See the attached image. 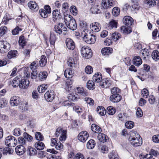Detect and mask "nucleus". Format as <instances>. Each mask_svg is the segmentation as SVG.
Segmentation results:
<instances>
[{
	"mask_svg": "<svg viewBox=\"0 0 159 159\" xmlns=\"http://www.w3.org/2000/svg\"><path fill=\"white\" fill-rule=\"evenodd\" d=\"M128 139L131 144L134 147H138L142 144V139L136 131L132 130L129 133Z\"/></svg>",
	"mask_w": 159,
	"mask_h": 159,
	"instance_id": "obj_1",
	"label": "nucleus"
},
{
	"mask_svg": "<svg viewBox=\"0 0 159 159\" xmlns=\"http://www.w3.org/2000/svg\"><path fill=\"white\" fill-rule=\"evenodd\" d=\"M64 19L65 23L69 29L72 30L76 29L77 25L75 20L73 19L71 16L68 15L65 16Z\"/></svg>",
	"mask_w": 159,
	"mask_h": 159,
	"instance_id": "obj_2",
	"label": "nucleus"
},
{
	"mask_svg": "<svg viewBox=\"0 0 159 159\" xmlns=\"http://www.w3.org/2000/svg\"><path fill=\"white\" fill-rule=\"evenodd\" d=\"M82 34L83 35V40L87 43L91 44L94 43L95 42L96 38L94 35L85 33L84 31L82 32Z\"/></svg>",
	"mask_w": 159,
	"mask_h": 159,
	"instance_id": "obj_3",
	"label": "nucleus"
},
{
	"mask_svg": "<svg viewBox=\"0 0 159 159\" xmlns=\"http://www.w3.org/2000/svg\"><path fill=\"white\" fill-rule=\"evenodd\" d=\"M67 131L59 127L56 130L55 134L57 137L60 136L59 139L61 141H64L66 139Z\"/></svg>",
	"mask_w": 159,
	"mask_h": 159,
	"instance_id": "obj_4",
	"label": "nucleus"
},
{
	"mask_svg": "<svg viewBox=\"0 0 159 159\" xmlns=\"http://www.w3.org/2000/svg\"><path fill=\"white\" fill-rule=\"evenodd\" d=\"M81 53L82 57L87 59H89L92 57V52L91 49L88 47L84 46L80 50Z\"/></svg>",
	"mask_w": 159,
	"mask_h": 159,
	"instance_id": "obj_5",
	"label": "nucleus"
},
{
	"mask_svg": "<svg viewBox=\"0 0 159 159\" xmlns=\"http://www.w3.org/2000/svg\"><path fill=\"white\" fill-rule=\"evenodd\" d=\"M74 55L72 57H70L67 60L68 66L71 67H75L77 64L78 56L76 52L73 51Z\"/></svg>",
	"mask_w": 159,
	"mask_h": 159,
	"instance_id": "obj_6",
	"label": "nucleus"
},
{
	"mask_svg": "<svg viewBox=\"0 0 159 159\" xmlns=\"http://www.w3.org/2000/svg\"><path fill=\"white\" fill-rule=\"evenodd\" d=\"M5 143L7 146L14 147L17 144V142L14 137L12 136H9L6 138Z\"/></svg>",
	"mask_w": 159,
	"mask_h": 159,
	"instance_id": "obj_7",
	"label": "nucleus"
},
{
	"mask_svg": "<svg viewBox=\"0 0 159 159\" xmlns=\"http://www.w3.org/2000/svg\"><path fill=\"white\" fill-rule=\"evenodd\" d=\"M10 44L6 41H0V53H4L7 52L10 48Z\"/></svg>",
	"mask_w": 159,
	"mask_h": 159,
	"instance_id": "obj_8",
	"label": "nucleus"
},
{
	"mask_svg": "<svg viewBox=\"0 0 159 159\" xmlns=\"http://www.w3.org/2000/svg\"><path fill=\"white\" fill-rule=\"evenodd\" d=\"M39 13L42 17L46 18L51 13V8L48 5H45L43 8L39 10Z\"/></svg>",
	"mask_w": 159,
	"mask_h": 159,
	"instance_id": "obj_9",
	"label": "nucleus"
},
{
	"mask_svg": "<svg viewBox=\"0 0 159 159\" xmlns=\"http://www.w3.org/2000/svg\"><path fill=\"white\" fill-rule=\"evenodd\" d=\"M89 137V134L87 131H82L78 136V139L80 142L85 143Z\"/></svg>",
	"mask_w": 159,
	"mask_h": 159,
	"instance_id": "obj_10",
	"label": "nucleus"
},
{
	"mask_svg": "<svg viewBox=\"0 0 159 159\" xmlns=\"http://www.w3.org/2000/svg\"><path fill=\"white\" fill-rule=\"evenodd\" d=\"M67 28L62 23H59L54 27V30L58 34H60L62 32L66 31Z\"/></svg>",
	"mask_w": 159,
	"mask_h": 159,
	"instance_id": "obj_11",
	"label": "nucleus"
},
{
	"mask_svg": "<svg viewBox=\"0 0 159 159\" xmlns=\"http://www.w3.org/2000/svg\"><path fill=\"white\" fill-rule=\"evenodd\" d=\"M20 99L19 97L13 96L11 98L10 103L11 106H16L20 104Z\"/></svg>",
	"mask_w": 159,
	"mask_h": 159,
	"instance_id": "obj_12",
	"label": "nucleus"
},
{
	"mask_svg": "<svg viewBox=\"0 0 159 159\" xmlns=\"http://www.w3.org/2000/svg\"><path fill=\"white\" fill-rule=\"evenodd\" d=\"M44 98L48 102H52L54 98L55 95L53 91H48L44 94Z\"/></svg>",
	"mask_w": 159,
	"mask_h": 159,
	"instance_id": "obj_13",
	"label": "nucleus"
},
{
	"mask_svg": "<svg viewBox=\"0 0 159 159\" xmlns=\"http://www.w3.org/2000/svg\"><path fill=\"white\" fill-rule=\"evenodd\" d=\"M66 43L67 48L69 50H73L75 48V43L70 38H68L66 39Z\"/></svg>",
	"mask_w": 159,
	"mask_h": 159,
	"instance_id": "obj_14",
	"label": "nucleus"
},
{
	"mask_svg": "<svg viewBox=\"0 0 159 159\" xmlns=\"http://www.w3.org/2000/svg\"><path fill=\"white\" fill-rule=\"evenodd\" d=\"M90 28L93 31L95 32H98L100 30L101 26L99 23L95 22L91 24Z\"/></svg>",
	"mask_w": 159,
	"mask_h": 159,
	"instance_id": "obj_15",
	"label": "nucleus"
},
{
	"mask_svg": "<svg viewBox=\"0 0 159 159\" xmlns=\"http://www.w3.org/2000/svg\"><path fill=\"white\" fill-rule=\"evenodd\" d=\"M15 151L17 155H21L25 153L26 151V149L25 147L18 145L16 147Z\"/></svg>",
	"mask_w": 159,
	"mask_h": 159,
	"instance_id": "obj_16",
	"label": "nucleus"
},
{
	"mask_svg": "<svg viewBox=\"0 0 159 159\" xmlns=\"http://www.w3.org/2000/svg\"><path fill=\"white\" fill-rule=\"evenodd\" d=\"M99 85L103 88H107L109 87L111 84V80H100L97 81Z\"/></svg>",
	"mask_w": 159,
	"mask_h": 159,
	"instance_id": "obj_17",
	"label": "nucleus"
},
{
	"mask_svg": "<svg viewBox=\"0 0 159 159\" xmlns=\"http://www.w3.org/2000/svg\"><path fill=\"white\" fill-rule=\"evenodd\" d=\"M133 19L130 16H125L123 19L124 23L128 26H131L133 22Z\"/></svg>",
	"mask_w": 159,
	"mask_h": 159,
	"instance_id": "obj_18",
	"label": "nucleus"
},
{
	"mask_svg": "<svg viewBox=\"0 0 159 159\" xmlns=\"http://www.w3.org/2000/svg\"><path fill=\"white\" fill-rule=\"evenodd\" d=\"M117 22L114 20H112L110 22L107 27L108 30L115 29L117 28Z\"/></svg>",
	"mask_w": 159,
	"mask_h": 159,
	"instance_id": "obj_19",
	"label": "nucleus"
},
{
	"mask_svg": "<svg viewBox=\"0 0 159 159\" xmlns=\"http://www.w3.org/2000/svg\"><path fill=\"white\" fill-rule=\"evenodd\" d=\"M29 7L32 10L37 11L39 9V7L35 1H30L28 4Z\"/></svg>",
	"mask_w": 159,
	"mask_h": 159,
	"instance_id": "obj_20",
	"label": "nucleus"
},
{
	"mask_svg": "<svg viewBox=\"0 0 159 159\" xmlns=\"http://www.w3.org/2000/svg\"><path fill=\"white\" fill-rule=\"evenodd\" d=\"M113 49L109 47H106L103 48L101 50L102 54L105 55H109L112 53Z\"/></svg>",
	"mask_w": 159,
	"mask_h": 159,
	"instance_id": "obj_21",
	"label": "nucleus"
},
{
	"mask_svg": "<svg viewBox=\"0 0 159 159\" xmlns=\"http://www.w3.org/2000/svg\"><path fill=\"white\" fill-rule=\"evenodd\" d=\"M142 63L141 58L138 56L134 57L133 60V63L136 66H139Z\"/></svg>",
	"mask_w": 159,
	"mask_h": 159,
	"instance_id": "obj_22",
	"label": "nucleus"
},
{
	"mask_svg": "<svg viewBox=\"0 0 159 159\" xmlns=\"http://www.w3.org/2000/svg\"><path fill=\"white\" fill-rule=\"evenodd\" d=\"M64 75L66 78L70 79L72 78L73 76L72 69L71 68H69L66 70L64 72Z\"/></svg>",
	"mask_w": 159,
	"mask_h": 159,
	"instance_id": "obj_23",
	"label": "nucleus"
},
{
	"mask_svg": "<svg viewBox=\"0 0 159 159\" xmlns=\"http://www.w3.org/2000/svg\"><path fill=\"white\" fill-rule=\"evenodd\" d=\"M121 96L120 94L111 95L110 98V101L114 102H119L121 100Z\"/></svg>",
	"mask_w": 159,
	"mask_h": 159,
	"instance_id": "obj_24",
	"label": "nucleus"
},
{
	"mask_svg": "<svg viewBox=\"0 0 159 159\" xmlns=\"http://www.w3.org/2000/svg\"><path fill=\"white\" fill-rule=\"evenodd\" d=\"M12 18L11 15L9 14L6 13L3 17L2 23L4 25H6L8 24V21Z\"/></svg>",
	"mask_w": 159,
	"mask_h": 159,
	"instance_id": "obj_25",
	"label": "nucleus"
},
{
	"mask_svg": "<svg viewBox=\"0 0 159 159\" xmlns=\"http://www.w3.org/2000/svg\"><path fill=\"white\" fill-rule=\"evenodd\" d=\"M29 80H21L20 82V88L22 89L27 88L29 85Z\"/></svg>",
	"mask_w": 159,
	"mask_h": 159,
	"instance_id": "obj_26",
	"label": "nucleus"
},
{
	"mask_svg": "<svg viewBox=\"0 0 159 159\" xmlns=\"http://www.w3.org/2000/svg\"><path fill=\"white\" fill-rule=\"evenodd\" d=\"M52 18L55 21L61 17V13L59 11L57 10H54L52 11Z\"/></svg>",
	"mask_w": 159,
	"mask_h": 159,
	"instance_id": "obj_27",
	"label": "nucleus"
},
{
	"mask_svg": "<svg viewBox=\"0 0 159 159\" xmlns=\"http://www.w3.org/2000/svg\"><path fill=\"white\" fill-rule=\"evenodd\" d=\"M97 138L99 141L104 143L107 141L108 137L103 134L99 133L98 135Z\"/></svg>",
	"mask_w": 159,
	"mask_h": 159,
	"instance_id": "obj_28",
	"label": "nucleus"
},
{
	"mask_svg": "<svg viewBox=\"0 0 159 159\" xmlns=\"http://www.w3.org/2000/svg\"><path fill=\"white\" fill-rule=\"evenodd\" d=\"M121 32L123 33L127 34L132 32L131 29L129 26L126 27L125 26H122L120 27Z\"/></svg>",
	"mask_w": 159,
	"mask_h": 159,
	"instance_id": "obj_29",
	"label": "nucleus"
},
{
	"mask_svg": "<svg viewBox=\"0 0 159 159\" xmlns=\"http://www.w3.org/2000/svg\"><path fill=\"white\" fill-rule=\"evenodd\" d=\"M73 82L72 80H67L66 82L65 88L67 91L69 92L71 89Z\"/></svg>",
	"mask_w": 159,
	"mask_h": 159,
	"instance_id": "obj_30",
	"label": "nucleus"
},
{
	"mask_svg": "<svg viewBox=\"0 0 159 159\" xmlns=\"http://www.w3.org/2000/svg\"><path fill=\"white\" fill-rule=\"evenodd\" d=\"M77 93L81 95L86 96L88 95V93L83 87H78L76 88Z\"/></svg>",
	"mask_w": 159,
	"mask_h": 159,
	"instance_id": "obj_31",
	"label": "nucleus"
},
{
	"mask_svg": "<svg viewBox=\"0 0 159 159\" xmlns=\"http://www.w3.org/2000/svg\"><path fill=\"white\" fill-rule=\"evenodd\" d=\"M0 152L3 154L7 155V154H11L12 151L11 148L9 147H6L4 148H0Z\"/></svg>",
	"mask_w": 159,
	"mask_h": 159,
	"instance_id": "obj_32",
	"label": "nucleus"
},
{
	"mask_svg": "<svg viewBox=\"0 0 159 159\" xmlns=\"http://www.w3.org/2000/svg\"><path fill=\"white\" fill-rule=\"evenodd\" d=\"M34 147L38 150H42L44 148L45 145L43 143L39 141L35 143Z\"/></svg>",
	"mask_w": 159,
	"mask_h": 159,
	"instance_id": "obj_33",
	"label": "nucleus"
},
{
	"mask_svg": "<svg viewBox=\"0 0 159 159\" xmlns=\"http://www.w3.org/2000/svg\"><path fill=\"white\" fill-rule=\"evenodd\" d=\"M18 142L19 144L21 146H23V147L27 145L28 144V142L26 141L25 139L22 137H19L18 139Z\"/></svg>",
	"mask_w": 159,
	"mask_h": 159,
	"instance_id": "obj_34",
	"label": "nucleus"
},
{
	"mask_svg": "<svg viewBox=\"0 0 159 159\" xmlns=\"http://www.w3.org/2000/svg\"><path fill=\"white\" fill-rule=\"evenodd\" d=\"M95 142L93 139H90L87 143V148L88 149H91L93 148L95 145Z\"/></svg>",
	"mask_w": 159,
	"mask_h": 159,
	"instance_id": "obj_35",
	"label": "nucleus"
},
{
	"mask_svg": "<svg viewBox=\"0 0 159 159\" xmlns=\"http://www.w3.org/2000/svg\"><path fill=\"white\" fill-rule=\"evenodd\" d=\"M27 152V153L30 156H34L37 153V151L34 148L30 146L28 147Z\"/></svg>",
	"mask_w": 159,
	"mask_h": 159,
	"instance_id": "obj_36",
	"label": "nucleus"
},
{
	"mask_svg": "<svg viewBox=\"0 0 159 159\" xmlns=\"http://www.w3.org/2000/svg\"><path fill=\"white\" fill-rule=\"evenodd\" d=\"M91 129L93 131L98 133H100L102 131L101 128L95 124H93L92 125Z\"/></svg>",
	"mask_w": 159,
	"mask_h": 159,
	"instance_id": "obj_37",
	"label": "nucleus"
},
{
	"mask_svg": "<svg viewBox=\"0 0 159 159\" xmlns=\"http://www.w3.org/2000/svg\"><path fill=\"white\" fill-rule=\"evenodd\" d=\"M119 120L122 121H125L128 119V117L126 114L120 113L118 115Z\"/></svg>",
	"mask_w": 159,
	"mask_h": 159,
	"instance_id": "obj_38",
	"label": "nucleus"
},
{
	"mask_svg": "<svg viewBox=\"0 0 159 159\" xmlns=\"http://www.w3.org/2000/svg\"><path fill=\"white\" fill-rule=\"evenodd\" d=\"M48 87L47 84H43L39 86L38 88V91L39 93H43L44 92Z\"/></svg>",
	"mask_w": 159,
	"mask_h": 159,
	"instance_id": "obj_39",
	"label": "nucleus"
},
{
	"mask_svg": "<svg viewBox=\"0 0 159 159\" xmlns=\"http://www.w3.org/2000/svg\"><path fill=\"white\" fill-rule=\"evenodd\" d=\"M121 37L120 34L117 32H115L111 35V38L112 39L115 41L118 40Z\"/></svg>",
	"mask_w": 159,
	"mask_h": 159,
	"instance_id": "obj_40",
	"label": "nucleus"
},
{
	"mask_svg": "<svg viewBox=\"0 0 159 159\" xmlns=\"http://www.w3.org/2000/svg\"><path fill=\"white\" fill-rule=\"evenodd\" d=\"M47 63V59L46 57L43 55L41 57V59L39 61V64L40 66L43 67L45 66Z\"/></svg>",
	"mask_w": 159,
	"mask_h": 159,
	"instance_id": "obj_41",
	"label": "nucleus"
},
{
	"mask_svg": "<svg viewBox=\"0 0 159 159\" xmlns=\"http://www.w3.org/2000/svg\"><path fill=\"white\" fill-rule=\"evenodd\" d=\"M152 59L155 61H157L159 59V52L156 50L153 51L152 54Z\"/></svg>",
	"mask_w": 159,
	"mask_h": 159,
	"instance_id": "obj_42",
	"label": "nucleus"
},
{
	"mask_svg": "<svg viewBox=\"0 0 159 159\" xmlns=\"http://www.w3.org/2000/svg\"><path fill=\"white\" fill-rule=\"evenodd\" d=\"M17 54V51L16 50L11 51L8 52L7 56L9 58L11 59L16 57Z\"/></svg>",
	"mask_w": 159,
	"mask_h": 159,
	"instance_id": "obj_43",
	"label": "nucleus"
},
{
	"mask_svg": "<svg viewBox=\"0 0 159 159\" xmlns=\"http://www.w3.org/2000/svg\"><path fill=\"white\" fill-rule=\"evenodd\" d=\"M99 149L100 152L103 153H108V147L104 145H100Z\"/></svg>",
	"mask_w": 159,
	"mask_h": 159,
	"instance_id": "obj_44",
	"label": "nucleus"
},
{
	"mask_svg": "<svg viewBox=\"0 0 159 159\" xmlns=\"http://www.w3.org/2000/svg\"><path fill=\"white\" fill-rule=\"evenodd\" d=\"M38 66L37 61H35L30 64V68L32 70L34 71L37 69Z\"/></svg>",
	"mask_w": 159,
	"mask_h": 159,
	"instance_id": "obj_45",
	"label": "nucleus"
},
{
	"mask_svg": "<svg viewBox=\"0 0 159 159\" xmlns=\"http://www.w3.org/2000/svg\"><path fill=\"white\" fill-rule=\"evenodd\" d=\"M87 86L89 89H93L95 88V84L93 80H89L87 83Z\"/></svg>",
	"mask_w": 159,
	"mask_h": 159,
	"instance_id": "obj_46",
	"label": "nucleus"
},
{
	"mask_svg": "<svg viewBox=\"0 0 159 159\" xmlns=\"http://www.w3.org/2000/svg\"><path fill=\"white\" fill-rule=\"evenodd\" d=\"M120 11V10L119 8L115 7L112 9V13L114 16H116L119 15Z\"/></svg>",
	"mask_w": 159,
	"mask_h": 159,
	"instance_id": "obj_47",
	"label": "nucleus"
},
{
	"mask_svg": "<svg viewBox=\"0 0 159 159\" xmlns=\"http://www.w3.org/2000/svg\"><path fill=\"white\" fill-rule=\"evenodd\" d=\"M107 113L110 115H112L116 112L115 109L111 106H109L107 108Z\"/></svg>",
	"mask_w": 159,
	"mask_h": 159,
	"instance_id": "obj_48",
	"label": "nucleus"
},
{
	"mask_svg": "<svg viewBox=\"0 0 159 159\" xmlns=\"http://www.w3.org/2000/svg\"><path fill=\"white\" fill-rule=\"evenodd\" d=\"M120 90L117 87H114L111 89V95L119 94Z\"/></svg>",
	"mask_w": 159,
	"mask_h": 159,
	"instance_id": "obj_49",
	"label": "nucleus"
},
{
	"mask_svg": "<svg viewBox=\"0 0 159 159\" xmlns=\"http://www.w3.org/2000/svg\"><path fill=\"white\" fill-rule=\"evenodd\" d=\"M69 100L72 101L76 100L78 98L77 95L76 93H71L68 97Z\"/></svg>",
	"mask_w": 159,
	"mask_h": 159,
	"instance_id": "obj_50",
	"label": "nucleus"
},
{
	"mask_svg": "<svg viewBox=\"0 0 159 159\" xmlns=\"http://www.w3.org/2000/svg\"><path fill=\"white\" fill-rule=\"evenodd\" d=\"M139 157L140 159H155L153 157L152 155L150 154H147L144 155H140Z\"/></svg>",
	"mask_w": 159,
	"mask_h": 159,
	"instance_id": "obj_51",
	"label": "nucleus"
},
{
	"mask_svg": "<svg viewBox=\"0 0 159 159\" xmlns=\"http://www.w3.org/2000/svg\"><path fill=\"white\" fill-rule=\"evenodd\" d=\"M13 134L14 135L18 136L21 134L22 132L20 128H16L13 131Z\"/></svg>",
	"mask_w": 159,
	"mask_h": 159,
	"instance_id": "obj_52",
	"label": "nucleus"
},
{
	"mask_svg": "<svg viewBox=\"0 0 159 159\" xmlns=\"http://www.w3.org/2000/svg\"><path fill=\"white\" fill-rule=\"evenodd\" d=\"M36 139L40 141H43L44 139V137L41 133L36 132L35 134Z\"/></svg>",
	"mask_w": 159,
	"mask_h": 159,
	"instance_id": "obj_53",
	"label": "nucleus"
},
{
	"mask_svg": "<svg viewBox=\"0 0 159 159\" xmlns=\"http://www.w3.org/2000/svg\"><path fill=\"white\" fill-rule=\"evenodd\" d=\"M7 101L5 99L2 98L0 99V107L3 108L5 107L7 104Z\"/></svg>",
	"mask_w": 159,
	"mask_h": 159,
	"instance_id": "obj_54",
	"label": "nucleus"
},
{
	"mask_svg": "<svg viewBox=\"0 0 159 159\" xmlns=\"http://www.w3.org/2000/svg\"><path fill=\"white\" fill-rule=\"evenodd\" d=\"M18 42L20 45H21L22 47L25 45V41L24 36H21L20 37Z\"/></svg>",
	"mask_w": 159,
	"mask_h": 159,
	"instance_id": "obj_55",
	"label": "nucleus"
},
{
	"mask_svg": "<svg viewBox=\"0 0 159 159\" xmlns=\"http://www.w3.org/2000/svg\"><path fill=\"white\" fill-rule=\"evenodd\" d=\"M85 71L86 74H90L93 72V68L90 66H87L85 68Z\"/></svg>",
	"mask_w": 159,
	"mask_h": 159,
	"instance_id": "obj_56",
	"label": "nucleus"
},
{
	"mask_svg": "<svg viewBox=\"0 0 159 159\" xmlns=\"http://www.w3.org/2000/svg\"><path fill=\"white\" fill-rule=\"evenodd\" d=\"M125 126L128 129H131L133 128L134 125V122L131 121L126 122L125 123Z\"/></svg>",
	"mask_w": 159,
	"mask_h": 159,
	"instance_id": "obj_57",
	"label": "nucleus"
},
{
	"mask_svg": "<svg viewBox=\"0 0 159 159\" xmlns=\"http://www.w3.org/2000/svg\"><path fill=\"white\" fill-rule=\"evenodd\" d=\"M144 3L149 5V6L151 7L156 5V2L155 0H146L144 1Z\"/></svg>",
	"mask_w": 159,
	"mask_h": 159,
	"instance_id": "obj_58",
	"label": "nucleus"
},
{
	"mask_svg": "<svg viewBox=\"0 0 159 159\" xmlns=\"http://www.w3.org/2000/svg\"><path fill=\"white\" fill-rule=\"evenodd\" d=\"M48 76L46 71L41 72L39 74V77L40 79H45Z\"/></svg>",
	"mask_w": 159,
	"mask_h": 159,
	"instance_id": "obj_59",
	"label": "nucleus"
},
{
	"mask_svg": "<svg viewBox=\"0 0 159 159\" xmlns=\"http://www.w3.org/2000/svg\"><path fill=\"white\" fill-rule=\"evenodd\" d=\"M142 97L145 98H148L149 95V93L148 90L145 88L143 89L142 90Z\"/></svg>",
	"mask_w": 159,
	"mask_h": 159,
	"instance_id": "obj_60",
	"label": "nucleus"
},
{
	"mask_svg": "<svg viewBox=\"0 0 159 159\" xmlns=\"http://www.w3.org/2000/svg\"><path fill=\"white\" fill-rule=\"evenodd\" d=\"M70 11L73 15L76 16L77 15V10L75 6H71L70 7Z\"/></svg>",
	"mask_w": 159,
	"mask_h": 159,
	"instance_id": "obj_61",
	"label": "nucleus"
},
{
	"mask_svg": "<svg viewBox=\"0 0 159 159\" xmlns=\"http://www.w3.org/2000/svg\"><path fill=\"white\" fill-rule=\"evenodd\" d=\"M7 31V28L6 27L2 26L0 28V35L2 36L4 35Z\"/></svg>",
	"mask_w": 159,
	"mask_h": 159,
	"instance_id": "obj_62",
	"label": "nucleus"
},
{
	"mask_svg": "<svg viewBox=\"0 0 159 159\" xmlns=\"http://www.w3.org/2000/svg\"><path fill=\"white\" fill-rule=\"evenodd\" d=\"M102 74L100 73H96L93 76V80H102Z\"/></svg>",
	"mask_w": 159,
	"mask_h": 159,
	"instance_id": "obj_63",
	"label": "nucleus"
},
{
	"mask_svg": "<svg viewBox=\"0 0 159 159\" xmlns=\"http://www.w3.org/2000/svg\"><path fill=\"white\" fill-rule=\"evenodd\" d=\"M110 159H118V155L115 154L114 152H112L108 155Z\"/></svg>",
	"mask_w": 159,
	"mask_h": 159,
	"instance_id": "obj_64",
	"label": "nucleus"
}]
</instances>
